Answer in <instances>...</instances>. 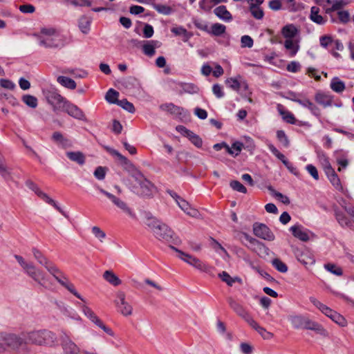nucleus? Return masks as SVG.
<instances>
[{"instance_id":"39","label":"nucleus","mask_w":354,"mask_h":354,"mask_svg":"<svg viewBox=\"0 0 354 354\" xmlns=\"http://www.w3.org/2000/svg\"><path fill=\"white\" fill-rule=\"evenodd\" d=\"M32 252L35 259L44 267L46 266V265L50 262V261L37 248H32Z\"/></svg>"},{"instance_id":"21","label":"nucleus","mask_w":354,"mask_h":354,"mask_svg":"<svg viewBox=\"0 0 354 354\" xmlns=\"http://www.w3.org/2000/svg\"><path fill=\"white\" fill-rule=\"evenodd\" d=\"M214 15L221 20L230 22L233 19L232 14L227 10L225 6H219L214 10Z\"/></svg>"},{"instance_id":"40","label":"nucleus","mask_w":354,"mask_h":354,"mask_svg":"<svg viewBox=\"0 0 354 354\" xmlns=\"http://www.w3.org/2000/svg\"><path fill=\"white\" fill-rule=\"evenodd\" d=\"M171 31L176 35H182L184 37V41H187L192 37V33L188 32L183 26L172 28Z\"/></svg>"},{"instance_id":"8","label":"nucleus","mask_w":354,"mask_h":354,"mask_svg":"<svg viewBox=\"0 0 354 354\" xmlns=\"http://www.w3.org/2000/svg\"><path fill=\"white\" fill-rule=\"evenodd\" d=\"M97 189L100 193L106 196L123 213L127 214L132 218H136V215L133 211L128 206L127 203L122 199L116 197L113 194L106 192L104 189L97 187Z\"/></svg>"},{"instance_id":"1","label":"nucleus","mask_w":354,"mask_h":354,"mask_svg":"<svg viewBox=\"0 0 354 354\" xmlns=\"http://www.w3.org/2000/svg\"><path fill=\"white\" fill-rule=\"evenodd\" d=\"M57 342V335L48 329L24 331L20 335L0 332V354L8 351L19 352L27 344L52 347Z\"/></svg>"},{"instance_id":"42","label":"nucleus","mask_w":354,"mask_h":354,"mask_svg":"<svg viewBox=\"0 0 354 354\" xmlns=\"http://www.w3.org/2000/svg\"><path fill=\"white\" fill-rule=\"evenodd\" d=\"M271 263L272 266L279 272L286 273L288 271V266L285 263L278 258L272 260Z\"/></svg>"},{"instance_id":"44","label":"nucleus","mask_w":354,"mask_h":354,"mask_svg":"<svg viewBox=\"0 0 354 354\" xmlns=\"http://www.w3.org/2000/svg\"><path fill=\"white\" fill-rule=\"evenodd\" d=\"M160 108L163 111H167L174 114H180V111L182 110L180 107L177 106L172 103L162 104Z\"/></svg>"},{"instance_id":"45","label":"nucleus","mask_w":354,"mask_h":354,"mask_svg":"<svg viewBox=\"0 0 354 354\" xmlns=\"http://www.w3.org/2000/svg\"><path fill=\"white\" fill-rule=\"evenodd\" d=\"M324 268L336 276H342L343 274L342 268L333 263L324 264Z\"/></svg>"},{"instance_id":"14","label":"nucleus","mask_w":354,"mask_h":354,"mask_svg":"<svg viewBox=\"0 0 354 354\" xmlns=\"http://www.w3.org/2000/svg\"><path fill=\"white\" fill-rule=\"evenodd\" d=\"M61 346L63 351V354H80L82 353L80 347L72 341V339L64 333L61 337Z\"/></svg>"},{"instance_id":"6","label":"nucleus","mask_w":354,"mask_h":354,"mask_svg":"<svg viewBox=\"0 0 354 354\" xmlns=\"http://www.w3.org/2000/svg\"><path fill=\"white\" fill-rule=\"evenodd\" d=\"M29 277L44 288L49 287V279L44 271L37 268L32 263L24 271Z\"/></svg>"},{"instance_id":"41","label":"nucleus","mask_w":354,"mask_h":354,"mask_svg":"<svg viewBox=\"0 0 354 354\" xmlns=\"http://www.w3.org/2000/svg\"><path fill=\"white\" fill-rule=\"evenodd\" d=\"M118 96L119 93L117 91L113 88H110L106 93L105 99L109 103L117 104L119 101V100H118Z\"/></svg>"},{"instance_id":"47","label":"nucleus","mask_w":354,"mask_h":354,"mask_svg":"<svg viewBox=\"0 0 354 354\" xmlns=\"http://www.w3.org/2000/svg\"><path fill=\"white\" fill-rule=\"evenodd\" d=\"M117 104L129 113H133L135 112L133 104L127 99L120 100Z\"/></svg>"},{"instance_id":"9","label":"nucleus","mask_w":354,"mask_h":354,"mask_svg":"<svg viewBox=\"0 0 354 354\" xmlns=\"http://www.w3.org/2000/svg\"><path fill=\"white\" fill-rule=\"evenodd\" d=\"M46 99L55 112L62 111L67 100L62 97L56 90H48L45 93Z\"/></svg>"},{"instance_id":"55","label":"nucleus","mask_w":354,"mask_h":354,"mask_svg":"<svg viewBox=\"0 0 354 354\" xmlns=\"http://www.w3.org/2000/svg\"><path fill=\"white\" fill-rule=\"evenodd\" d=\"M190 142L197 148H201L203 145L202 139L194 132H192L190 136L187 137Z\"/></svg>"},{"instance_id":"54","label":"nucleus","mask_w":354,"mask_h":354,"mask_svg":"<svg viewBox=\"0 0 354 354\" xmlns=\"http://www.w3.org/2000/svg\"><path fill=\"white\" fill-rule=\"evenodd\" d=\"M183 90L189 93H196L198 92V87L192 83H184L182 84Z\"/></svg>"},{"instance_id":"12","label":"nucleus","mask_w":354,"mask_h":354,"mask_svg":"<svg viewBox=\"0 0 354 354\" xmlns=\"http://www.w3.org/2000/svg\"><path fill=\"white\" fill-rule=\"evenodd\" d=\"M82 310L83 313L93 323H94L96 326L102 328L106 333L109 335L110 336H113V330L106 326L102 321L96 315V314L85 304L80 305Z\"/></svg>"},{"instance_id":"36","label":"nucleus","mask_w":354,"mask_h":354,"mask_svg":"<svg viewBox=\"0 0 354 354\" xmlns=\"http://www.w3.org/2000/svg\"><path fill=\"white\" fill-rule=\"evenodd\" d=\"M226 31V26L222 24L215 23L211 26L208 34L213 36L218 37L224 34Z\"/></svg>"},{"instance_id":"16","label":"nucleus","mask_w":354,"mask_h":354,"mask_svg":"<svg viewBox=\"0 0 354 354\" xmlns=\"http://www.w3.org/2000/svg\"><path fill=\"white\" fill-rule=\"evenodd\" d=\"M253 232L257 236L269 241H273L275 238L270 228L263 223H254Z\"/></svg>"},{"instance_id":"15","label":"nucleus","mask_w":354,"mask_h":354,"mask_svg":"<svg viewBox=\"0 0 354 354\" xmlns=\"http://www.w3.org/2000/svg\"><path fill=\"white\" fill-rule=\"evenodd\" d=\"M171 248L177 252L179 254V258L186 263L200 270L205 271L206 270V266L198 259L186 254L173 246H171Z\"/></svg>"},{"instance_id":"20","label":"nucleus","mask_w":354,"mask_h":354,"mask_svg":"<svg viewBox=\"0 0 354 354\" xmlns=\"http://www.w3.org/2000/svg\"><path fill=\"white\" fill-rule=\"evenodd\" d=\"M333 96L329 93L319 91L315 95V100L316 102L324 108L331 106L333 104Z\"/></svg>"},{"instance_id":"2","label":"nucleus","mask_w":354,"mask_h":354,"mask_svg":"<svg viewBox=\"0 0 354 354\" xmlns=\"http://www.w3.org/2000/svg\"><path fill=\"white\" fill-rule=\"evenodd\" d=\"M33 36L38 44L45 48L61 49L69 43L67 36L53 27L42 28L39 33H35Z\"/></svg>"},{"instance_id":"19","label":"nucleus","mask_w":354,"mask_h":354,"mask_svg":"<svg viewBox=\"0 0 354 354\" xmlns=\"http://www.w3.org/2000/svg\"><path fill=\"white\" fill-rule=\"evenodd\" d=\"M143 43L142 46V52L145 55L150 57L155 55L156 48H159L161 44V43L157 40L143 41Z\"/></svg>"},{"instance_id":"25","label":"nucleus","mask_w":354,"mask_h":354,"mask_svg":"<svg viewBox=\"0 0 354 354\" xmlns=\"http://www.w3.org/2000/svg\"><path fill=\"white\" fill-rule=\"evenodd\" d=\"M296 102L301 105L302 106L308 109L311 113L313 114L314 115L317 117L320 116V109L309 100L305 99L301 100H296Z\"/></svg>"},{"instance_id":"53","label":"nucleus","mask_w":354,"mask_h":354,"mask_svg":"<svg viewBox=\"0 0 354 354\" xmlns=\"http://www.w3.org/2000/svg\"><path fill=\"white\" fill-rule=\"evenodd\" d=\"M221 280L225 282L228 286H232L233 283L238 280V278H232L230 275L225 271H223L218 274Z\"/></svg>"},{"instance_id":"34","label":"nucleus","mask_w":354,"mask_h":354,"mask_svg":"<svg viewBox=\"0 0 354 354\" xmlns=\"http://www.w3.org/2000/svg\"><path fill=\"white\" fill-rule=\"evenodd\" d=\"M66 156L72 161L82 165L85 162V156L81 151H68Z\"/></svg>"},{"instance_id":"49","label":"nucleus","mask_w":354,"mask_h":354,"mask_svg":"<svg viewBox=\"0 0 354 354\" xmlns=\"http://www.w3.org/2000/svg\"><path fill=\"white\" fill-rule=\"evenodd\" d=\"M226 84L230 88L236 91L241 88V81H239L237 78H229L226 80Z\"/></svg>"},{"instance_id":"29","label":"nucleus","mask_w":354,"mask_h":354,"mask_svg":"<svg viewBox=\"0 0 354 354\" xmlns=\"http://www.w3.org/2000/svg\"><path fill=\"white\" fill-rule=\"evenodd\" d=\"M277 111L285 122L292 124L296 123V119L294 115L291 112L284 110L283 106L281 104H279L277 105Z\"/></svg>"},{"instance_id":"64","label":"nucleus","mask_w":354,"mask_h":354,"mask_svg":"<svg viewBox=\"0 0 354 354\" xmlns=\"http://www.w3.org/2000/svg\"><path fill=\"white\" fill-rule=\"evenodd\" d=\"M286 68L289 72L297 73L300 70L301 65L299 62L292 61L288 64Z\"/></svg>"},{"instance_id":"60","label":"nucleus","mask_w":354,"mask_h":354,"mask_svg":"<svg viewBox=\"0 0 354 354\" xmlns=\"http://www.w3.org/2000/svg\"><path fill=\"white\" fill-rule=\"evenodd\" d=\"M244 320L254 330L257 331L259 328L261 326L259 324L250 316L249 313H248L245 316L243 317Z\"/></svg>"},{"instance_id":"30","label":"nucleus","mask_w":354,"mask_h":354,"mask_svg":"<svg viewBox=\"0 0 354 354\" xmlns=\"http://www.w3.org/2000/svg\"><path fill=\"white\" fill-rule=\"evenodd\" d=\"M297 33L298 30L293 24H288L281 29V34L286 39H292Z\"/></svg>"},{"instance_id":"58","label":"nucleus","mask_w":354,"mask_h":354,"mask_svg":"<svg viewBox=\"0 0 354 354\" xmlns=\"http://www.w3.org/2000/svg\"><path fill=\"white\" fill-rule=\"evenodd\" d=\"M333 41L334 39H333V38L328 35H324L319 38L320 45L324 48H327L329 46H332Z\"/></svg>"},{"instance_id":"31","label":"nucleus","mask_w":354,"mask_h":354,"mask_svg":"<svg viewBox=\"0 0 354 354\" xmlns=\"http://www.w3.org/2000/svg\"><path fill=\"white\" fill-rule=\"evenodd\" d=\"M310 302L316 306L322 313H324L327 317H330V315L333 313L334 310L326 306L325 304L321 303L315 297H310Z\"/></svg>"},{"instance_id":"32","label":"nucleus","mask_w":354,"mask_h":354,"mask_svg":"<svg viewBox=\"0 0 354 354\" xmlns=\"http://www.w3.org/2000/svg\"><path fill=\"white\" fill-rule=\"evenodd\" d=\"M104 279L110 284L118 286L122 283V281L111 270H106L103 274Z\"/></svg>"},{"instance_id":"7","label":"nucleus","mask_w":354,"mask_h":354,"mask_svg":"<svg viewBox=\"0 0 354 354\" xmlns=\"http://www.w3.org/2000/svg\"><path fill=\"white\" fill-rule=\"evenodd\" d=\"M107 151L113 156H115L120 161V165L124 170H126L133 178L140 177L141 172L136 167V166L129 160L125 156L122 155L115 149L107 148Z\"/></svg>"},{"instance_id":"50","label":"nucleus","mask_w":354,"mask_h":354,"mask_svg":"<svg viewBox=\"0 0 354 354\" xmlns=\"http://www.w3.org/2000/svg\"><path fill=\"white\" fill-rule=\"evenodd\" d=\"M230 186L234 191H236V192H241L243 194L247 193L246 187L238 180H232L230 183Z\"/></svg>"},{"instance_id":"61","label":"nucleus","mask_w":354,"mask_h":354,"mask_svg":"<svg viewBox=\"0 0 354 354\" xmlns=\"http://www.w3.org/2000/svg\"><path fill=\"white\" fill-rule=\"evenodd\" d=\"M328 4H331V10H339L342 8L345 3H343L342 0H326Z\"/></svg>"},{"instance_id":"51","label":"nucleus","mask_w":354,"mask_h":354,"mask_svg":"<svg viewBox=\"0 0 354 354\" xmlns=\"http://www.w3.org/2000/svg\"><path fill=\"white\" fill-rule=\"evenodd\" d=\"M277 138L283 147H289L290 142L284 131L278 130L277 131Z\"/></svg>"},{"instance_id":"27","label":"nucleus","mask_w":354,"mask_h":354,"mask_svg":"<svg viewBox=\"0 0 354 354\" xmlns=\"http://www.w3.org/2000/svg\"><path fill=\"white\" fill-rule=\"evenodd\" d=\"M319 11L320 10L318 7L313 6L310 9L309 18L314 23L319 25H323L326 22V19L319 15Z\"/></svg>"},{"instance_id":"23","label":"nucleus","mask_w":354,"mask_h":354,"mask_svg":"<svg viewBox=\"0 0 354 354\" xmlns=\"http://www.w3.org/2000/svg\"><path fill=\"white\" fill-rule=\"evenodd\" d=\"M227 302L230 308L240 317L242 318L245 316L248 313L245 310L243 306L235 301L232 297H229L227 298Z\"/></svg>"},{"instance_id":"59","label":"nucleus","mask_w":354,"mask_h":354,"mask_svg":"<svg viewBox=\"0 0 354 354\" xmlns=\"http://www.w3.org/2000/svg\"><path fill=\"white\" fill-rule=\"evenodd\" d=\"M241 47L252 48L253 46V39L249 35H243L241 38Z\"/></svg>"},{"instance_id":"33","label":"nucleus","mask_w":354,"mask_h":354,"mask_svg":"<svg viewBox=\"0 0 354 354\" xmlns=\"http://www.w3.org/2000/svg\"><path fill=\"white\" fill-rule=\"evenodd\" d=\"M297 260L305 266H310L315 263L314 257L308 252H301L297 255Z\"/></svg>"},{"instance_id":"57","label":"nucleus","mask_w":354,"mask_h":354,"mask_svg":"<svg viewBox=\"0 0 354 354\" xmlns=\"http://www.w3.org/2000/svg\"><path fill=\"white\" fill-rule=\"evenodd\" d=\"M317 157L319 158V162H321L323 168L327 167L328 165H330V163L328 160V157L325 154V153L322 151H317Z\"/></svg>"},{"instance_id":"62","label":"nucleus","mask_w":354,"mask_h":354,"mask_svg":"<svg viewBox=\"0 0 354 354\" xmlns=\"http://www.w3.org/2000/svg\"><path fill=\"white\" fill-rule=\"evenodd\" d=\"M194 24L198 29L208 33L209 28L208 27L207 22L203 20L198 19L194 21Z\"/></svg>"},{"instance_id":"18","label":"nucleus","mask_w":354,"mask_h":354,"mask_svg":"<svg viewBox=\"0 0 354 354\" xmlns=\"http://www.w3.org/2000/svg\"><path fill=\"white\" fill-rule=\"evenodd\" d=\"M62 111L66 112L70 116L80 120H86L83 111L76 105L67 100Z\"/></svg>"},{"instance_id":"10","label":"nucleus","mask_w":354,"mask_h":354,"mask_svg":"<svg viewBox=\"0 0 354 354\" xmlns=\"http://www.w3.org/2000/svg\"><path fill=\"white\" fill-rule=\"evenodd\" d=\"M243 236L248 242L245 245L248 249L260 257L268 255L270 250L262 242L252 237L247 233H243Z\"/></svg>"},{"instance_id":"56","label":"nucleus","mask_w":354,"mask_h":354,"mask_svg":"<svg viewBox=\"0 0 354 354\" xmlns=\"http://www.w3.org/2000/svg\"><path fill=\"white\" fill-rule=\"evenodd\" d=\"M268 189L273 192V195L277 197L281 203L286 205L290 204V201L287 196L282 194L280 192L274 191L271 187H268Z\"/></svg>"},{"instance_id":"13","label":"nucleus","mask_w":354,"mask_h":354,"mask_svg":"<svg viewBox=\"0 0 354 354\" xmlns=\"http://www.w3.org/2000/svg\"><path fill=\"white\" fill-rule=\"evenodd\" d=\"M117 310L124 316H130L133 313V307L126 301V296L124 292L119 291L117 293V298L115 300Z\"/></svg>"},{"instance_id":"26","label":"nucleus","mask_w":354,"mask_h":354,"mask_svg":"<svg viewBox=\"0 0 354 354\" xmlns=\"http://www.w3.org/2000/svg\"><path fill=\"white\" fill-rule=\"evenodd\" d=\"M178 205L185 214L192 217H197L199 214L197 209L192 207L188 202L184 199L180 200Z\"/></svg>"},{"instance_id":"3","label":"nucleus","mask_w":354,"mask_h":354,"mask_svg":"<svg viewBox=\"0 0 354 354\" xmlns=\"http://www.w3.org/2000/svg\"><path fill=\"white\" fill-rule=\"evenodd\" d=\"M145 223L158 240L176 243L177 238L174 231L167 225L153 216L151 213H145Z\"/></svg>"},{"instance_id":"43","label":"nucleus","mask_w":354,"mask_h":354,"mask_svg":"<svg viewBox=\"0 0 354 354\" xmlns=\"http://www.w3.org/2000/svg\"><path fill=\"white\" fill-rule=\"evenodd\" d=\"M249 10L252 16L258 20L262 19L264 17V12L261 6H249Z\"/></svg>"},{"instance_id":"11","label":"nucleus","mask_w":354,"mask_h":354,"mask_svg":"<svg viewBox=\"0 0 354 354\" xmlns=\"http://www.w3.org/2000/svg\"><path fill=\"white\" fill-rule=\"evenodd\" d=\"M138 186L134 187L133 192L142 196H151L152 195L153 185L141 173L140 177L134 178Z\"/></svg>"},{"instance_id":"4","label":"nucleus","mask_w":354,"mask_h":354,"mask_svg":"<svg viewBox=\"0 0 354 354\" xmlns=\"http://www.w3.org/2000/svg\"><path fill=\"white\" fill-rule=\"evenodd\" d=\"M44 268L61 286L66 288L77 298L80 299L83 302H85V299L77 292L74 285L68 280L64 273L55 264L50 261Z\"/></svg>"},{"instance_id":"22","label":"nucleus","mask_w":354,"mask_h":354,"mask_svg":"<svg viewBox=\"0 0 354 354\" xmlns=\"http://www.w3.org/2000/svg\"><path fill=\"white\" fill-rule=\"evenodd\" d=\"M334 214L337 221L342 227H351L353 225L351 220L337 207H334Z\"/></svg>"},{"instance_id":"48","label":"nucleus","mask_w":354,"mask_h":354,"mask_svg":"<svg viewBox=\"0 0 354 354\" xmlns=\"http://www.w3.org/2000/svg\"><path fill=\"white\" fill-rule=\"evenodd\" d=\"M329 318L341 326H345L346 325L347 322L345 318L335 310Z\"/></svg>"},{"instance_id":"37","label":"nucleus","mask_w":354,"mask_h":354,"mask_svg":"<svg viewBox=\"0 0 354 354\" xmlns=\"http://www.w3.org/2000/svg\"><path fill=\"white\" fill-rule=\"evenodd\" d=\"M284 47L286 50H289V55L290 57H294L299 49V45L297 41H294L292 39H286L284 42Z\"/></svg>"},{"instance_id":"24","label":"nucleus","mask_w":354,"mask_h":354,"mask_svg":"<svg viewBox=\"0 0 354 354\" xmlns=\"http://www.w3.org/2000/svg\"><path fill=\"white\" fill-rule=\"evenodd\" d=\"M91 21V18L86 15L80 17L78 19V27L83 34L87 35L90 32Z\"/></svg>"},{"instance_id":"63","label":"nucleus","mask_w":354,"mask_h":354,"mask_svg":"<svg viewBox=\"0 0 354 354\" xmlns=\"http://www.w3.org/2000/svg\"><path fill=\"white\" fill-rule=\"evenodd\" d=\"M92 232L96 238L100 239V241H102V240L106 237V234L99 227H93Z\"/></svg>"},{"instance_id":"38","label":"nucleus","mask_w":354,"mask_h":354,"mask_svg":"<svg viewBox=\"0 0 354 354\" xmlns=\"http://www.w3.org/2000/svg\"><path fill=\"white\" fill-rule=\"evenodd\" d=\"M57 81L62 86L67 88L75 89L76 88L75 82L70 77L66 76H59L57 79Z\"/></svg>"},{"instance_id":"52","label":"nucleus","mask_w":354,"mask_h":354,"mask_svg":"<svg viewBox=\"0 0 354 354\" xmlns=\"http://www.w3.org/2000/svg\"><path fill=\"white\" fill-rule=\"evenodd\" d=\"M154 8L159 13L165 15H169L173 12V10L170 6L163 4L155 5Z\"/></svg>"},{"instance_id":"5","label":"nucleus","mask_w":354,"mask_h":354,"mask_svg":"<svg viewBox=\"0 0 354 354\" xmlns=\"http://www.w3.org/2000/svg\"><path fill=\"white\" fill-rule=\"evenodd\" d=\"M288 321L293 328L296 329H306L315 331H319L322 326L317 322L312 321L308 317L301 315H292L288 316Z\"/></svg>"},{"instance_id":"35","label":"nucleus","mask_w":354,"mask_h":354,"mask_svg":"<svg viewBox=\"0 0 354 354\" xmlns=\"http://www.w3.org/2000/svg\"><path fill=\"white\" fill-rule=\"evenodd\" d=\"M330 86L333 91L337 93L343 92L346 88L344 82L337 77H335L331 80Z\"/></svg>"},{"instance_id":"17","label":"nucleus","mask_w":354,"mask_h":354,"mask_svg":"<svg viewBox=\"0 0 354 354\" xmlns=\"http://www.w3.org/2000/svg\"><path fill=\"white\" fill-rule=\"evenodd\" d=\"M290 231L295 238L304 242L309 241L310 236L313 235L309 230L305 228L300 224L292 225L290 227Z\"/></svg>"},{"instance_id":"46","label":"nucleus","mask_w":354,"mask_h":354,"mask_svg":"<svg viewBox=\"0 0 354 354\" xmlns=\"http://www.w3.org/2000/svg\"><path fill=\"white\" fill-rule=\"evenodd\" d=\"M23 102L30 108H36L37 106V99L30 95H25L22 97Z\"/></svg>"},{"instance_id":"28","label":"nucleus","mask_w":354,"mask_h":354,"mask_svg":"<svg viewBox=\"0 0 354 354\" xmlns=\"http://www.w3.org/2000/svg\"><path fill=\"white\" fill-rule=\"evenodd\" d=\"M52 139L57 144L63 148H66L71 146V142L68 138H65L60 132L55 131L53 133Z\"/></svg>"}]
</instances>
